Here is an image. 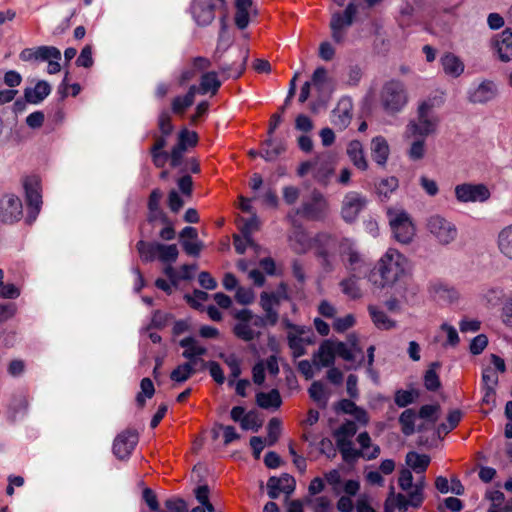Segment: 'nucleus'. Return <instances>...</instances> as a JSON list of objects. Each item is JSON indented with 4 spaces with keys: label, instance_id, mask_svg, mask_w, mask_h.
<instances>
[{
    "label": "nucleus",
    "instance_id": "1",
    "mask_svg": "<svg viewBox=\"0 0 512 512\" xmlns=\"http://www.w3.org/2000/svg\"><path fill=\"white\" fill-rule=\"evenodd\" d=\"M405 262V257L397 250L388 249L371 271L370 281L381 288L394 284L403 275Z\"/></svg>",
    "mask_w": 512,
    "mask_h": 512
},
{
    "label": "nucleus",
    "instance_id": "2",
    "mask_svg": "<svg viewBox=\"0 0 512 512\" xmlns=\"http://www.w3.org/2000/svg\"><path fill=\"white\" fill-rule=\"evenodd\" d=\"M439 118L434 112V102L431 99L421 102L417 109L416 118L409 121L405 129V137L427 138L436 133Z\"/></svg>",
    "mask_w": 512,
    "mask_h": 512
},
{
    "label": "nucleus",
    "instance_id": "3",
    "mask_svg": "<svg viewBox=\"0 0 512 512\" xmlns=\"http://www.w3.org/2000/svg\"><path fill=\"white\" fill-rule=\"evenodd\" d=\"M380 103L387 114L400 113L408 103V93L404 83L395 79L385 82L380 91Z\"/></svg>",
    "mask_w": 512,
    "mask_h": 512
},
{
    "label": "nucleus",
    "instance_id": "4",
    "mask_svg": "<svg viewBox=\"0 0 512 512\" xmlns=\"http://www.w3.org/2000/svg\"><path fill=\"white\" fill-rule=\"evenodd\" d=\"M426 228L430 236L440 245H449L458 236L456 225L439 214L427 219Z\"/></svg>",
    "mask_w": 512,
    "mask_h": 512
},
{
    "label": "nucleus",
    "instance_id": "5",
    "mask_svg": "<svg viewBox=\"0 0 512 512\" xmlns=\"http://www.w3.org/2000/svg\"><path fill=\"white\" fill-rule=\"evenodd\" d=\"M25 191V200L27 205L26 223L32 225L42 208V195L40 180L36 176H28L22 181Z\"/></svg>",
    "mask_w": 512,
    "mask_h": 512
},
{
    "label": "nucleus",
    "instance_id": "6",
    "mask_svg": "<svg viewBox=\"0 0 512 512\" xmlns=\"http://www.w3.org/2000/svg\"><path fill=\"white\" fill-rule=\"evenodd\" d=\"M338 253L341 262L350 272L361 273L367 266L365 255L351 239L344 238L339 242Z\"/></svg>",
    "mask_w": 512,
    "mask_h": 512
},
{
    "label": "nucleus",
    "instance_id": "7",
    "mask_svg": "<svg viewBox=\"0 0 512 512\" xmlns=\"http://www.w3.org/2000/svg\"><path fill=\"white\" fill-rule=\"evenodd\" d=\"M389 224L395 239L403 244L409 243L415 235V227L407 212L388 210Z\"/></svg>",
    "mask_w": 512,
    "mask_h": 512
},
{
    "label": "nucleus",
    "instance_id": "8",
    "mask_svg": "<svg viewBox=\"0 0 512 512\" xmlns=\"http://www.w3.org/2000/svg\"><path fill=\"white\" fill-rule=\"evenodd\" d=\"M288 286L286 283L281 282L274 292H262L260 294V306L264 312H267V319L270 326H275L279 320V314L276 307L280 305L281 301L289 300Z\"/></svg>",
    "mask_w": 512,
    "mask_h": 512
},
{
    "label": "nucleus",
    "instance_id": "9",
    "mask_svg": "<svg viewBox=\"0 0 512 512\" xmlns=\"http://www.w3.org/2000/svg\"><path fill=\"white\" fill-rule=\"evenodd\" d=\"M328 209V202L324 195L317 189L312 190L310 198L304 201L296 213L309 220L322 219Z\"/></svg>",
    "mask_w": 512,
    "mask_h": 512
},
{
    "label": "nucleus",
    "instance_id": "10",
    "mask_svg": "<svg viewBox=\"0 0 512 512\" xmlns=\"http://www.w3.org/2000/svg\"><path fill=\"white\" fill-rule=\"evenodd\" d=\"M368 199L365 195L350 191L345 194L341 205V216L347 223L354 222L359 214L366 208Z\"/></svg>",
    "mask_w": 512,
    "mask_h": 512
},
{
    "label": "nucleus",
    "instance_id": "11",
    "mask_svg": "<svg viewBox=\"0 0 512 512\" xmlns=\"http://www.w3.org/2000/svg\"><path fill=\"white\" fill-rule=\"evenodd\" d=\"M23 217L21 199L12 193L4 194L0 199V220L5 224H14Z\"/></svg>",
    "mask_w": 512,
    "mask_h": 512
},
{
    "label": "nucleus",
    "instance_id": "12",
    "mask_svg": "<svg viewBox=\"0 0 512 512\" xmlns=\"http://www.w3.org/2000/svg\"><path fill=\"white\" fill-rule=\"evenodd\" d=\"M490 191L484 184L463 183L455 187V196L459 202H485L490 198Z\"/></svg>",
    "mask_w": 512,
    "mask_h": 512
},
{
    "label": "nucleus",
    "instance_id": "13",
    "mask_svg": "<svg viewBox=\"0 0 512 512\" xmlns=\"http://www.w3.org/2000/svg\"><path fill=\"white\" fill-rule=\"evenodd\" d=\"M138 433L134 429H126L120 433L114 440L113 452L121 460L130 456L138 443Z\"/></svg>",
    "mask_w": 512,
    "mask_h": 512
},
{
    "label": "nucleus",
    "instance_id": "14",
    "mask_svg": "<svg viewBox=\"0 0 512 512\" xmlns=\"http://www.w3.org/2000/svg\"><path fill=\"white\" fill-rule=\"evenodd\" d=\"M179 345L184 348L182 356L187 359V363L196 367L204 368L206 361L201 356L207 353V349L198 344L197 340L191 336L185 337L180 340Z\"/></svg>",
    "mask_w": 512,
    "mask_h": 512
},
{
    "label": "nucleus",
    "instance_id": "15",
    "mask_svg": "<svg viewBox=\"0 0 512 512\" xmlns=\"http://www.w3.org/2000/svg\"><path fill=\"white\" fill-rule=\"evenodd\" d=\"M353 103L348 97L341 98L332 110L331 123L340 131L346 129L352 119Z\"/></svg>",
    "mask_w": 512,
    "mask_h": 512
},
{
    "label": "nucleus",
    "instance_id": "16",
    "mask_svg": "<svg viewBox=\"0 0 512 512\" xmlns=\"http://www.w3.org/2000/svg\"><path fill=\"white\" fill-rule=\"evenodd\" d=\"M492 46L502 62L512 61V29L506 28L492 39Z\"/></svg>",
    "mask_w": 512,
    "mask_h": 512
},
{
    "label": "nucleus",
    "instance_id": "17",
    "mask_svg": "<svg viewBox=\"0 0 512 512\" xmlns=\"http://www.w3.org/2000/svg\"><path fill=\"white\" fill-rule=\"evenodd\" d=\"M316 242L318 243V245L316 247L315 253L322 267L326 272L333 271L336 263V257L331 252V249L334 248L335 246L334 239L325 237L323 239H316Z\"/></svg>",
    "mask_w": 512,
    "mask_h": 512
},
{
    "label": "nucleus",
    "instance_id": "18",
    "mask_svg": "<svg viewBox=\"0 0 512 512\" xmlns=\"http://www.w3.org/2000/svg\"><path fill=\"white\" fill-rule=\"evenodd\" d=\"M335 347L331 340H324L313 354V365L317 368L331 367L335 362Z\"/></svg>",
    "mask_w": 512,
    "mask_h": 512
},
{
    "label": "nucleus",
    "instance_id": "19",
    "mask_svg": "<svg viewBox=\"0 0 512 512\" xmlns=\"http://www.w3.org/2000/svg\"><path fill=\"white\" fill-rule=\"evenodd\" d=\"M215 4L210 0H195L192 13L199 25H209L215 18Z\"/></svg>",
    "mask_w": 512,
    "mask_h": 512
},
{
    "label": "nucleus",
    "instance_id": "20",
    "mask_svg": "<svg viewBox=\"0 0 512 512\" xmlns=\"http://www.w3.org/2000/svg\"><path fill=\"white\" fill-rule=\"evenodd\" d=\"M285 481L284 493L290 494L295 490V480L289 474H282L280 477H270L267 481V494L271 499H277L282 492L281 482Z\"/></svg>",
    "mask_w": 512,
    "mask_h": 512
},
{
    "label": "nucleus",
    "instance_id": "21",
    "mask_svg": "<svg viewBox=\"0 0 512 512\" xmlns=\"http://www.w3.org/2000/svg\"><path fill=\"white\" fill-rule=\"evenodd\" d=\"M429 293L437 301L453 302L458 298L455 288L440 280L429 284Z\"/></svg>",
    "mask_w": 512,
    "mask_h": 512
},
{
    "label": "nucleus",
    "instance_id": "22",
    "mask_svg": "<svg viewBox=\"0 0 512 512\" xmlns=\"http://www.w3.org/2000/svg\"><path fill=\"white\" fill-rule=\"evenodd\" d=\"M371 157L380 167H385L390 155V147L383 136H376L371 140Z\"/></svg>",
    "mask_w": 512,
    "mask_h": 512
},
{
    "label": "nucleus",
    "instance_id": "23",
    "mask_svg": "<svg viewBox=\"0 0 512 512\" xmlns=\"http://www.w3.org/2000/svg\"><path fill=\"white\" fill-rule=\"evenodd\" d=\"M414 507L411 491L408 492V495L405 496L402 493H395L394 487H390L389 495L385 501V511L392 512L394 508H397L399 511H407L408 507Z\"/></svg>",
    "mask_w": 512,
    "mask_h": 512
},
{
    "label": "nucleus",
    "instance_id": "24",
    "mask_svg": "<svg viewBox=\"0 0 512 512\" xmlns=\"http://www.w3.org/2000/svg\"><path fill=\"white\" fill-rule=\"evenodd\" d=\"M334 438L337 449L346 463L353 464L360 458L361 451L353 447L351 438L342 436H334Z\"/></svg>",
    "mask_w": 512,
    "mask_h": 512
},
{
    "label": "nucleus",
    "instance_id": "25",
    "mask_svg": "<svg viewBox=\"0 0 512 512\" xmlns=\"http://www.w3.org/2000/svg\"><path fill=\"white\" fill-rule=\"evenodd\" d=\"M496 95L495 84L491 81H484L469 93V100L473 103H486Z\"/></svg>",
    "mask_w": 512,
    "mask_h": 512
},
{
    "label": "nucleus",
    "instance_id": "26",
    "mask_svg": "<svg viewBox=\"0 0 512 512\" xmlns=\"http://www.w3.org/2000/svg\"><path fill=\"white\" fill-rule=\"evenodd\" d=\"M347 155L353 165L361 170L365 171L368 169V161L364 154V149L360 141L353 140L347 145Z\"/></svg>",
    "mask_w": 512,
    "mask_h": 512
},
{
    "label": "nucleus",
    "instance_id": "27",
    "mask_svg": "<svg viewBox=\"0 0 512 512\" xmlns=\"http://www.w3.org/2000/svg\"><path fill=\"white\" fill-rule=\"evenodd\" d=\"M51 92V86L48 82L38 81L35 87L26 88L24 91L25 100L31 104L42 102Z\"/></svg>",
    "mask_w": 512,
    "mask_h": 512
},
{
    "label": "nucleus",
    "instance_id": "28",
    "mask_svg": "<svg viewBox=\"0 0 512 512\" xmlns=\"http://www.w3.org/2000/svg\"><path fill=\"white\" fill-rule=\"evenodd\" d=\"M163 193L160 189L152 190L148 199L149 221L160 219L163 223H169L167 216L160 208V201Z\"/></svg>",
    "mask_w": 512,
    "mask_h": 512
},
{
    "label": "nucleus",
    "instance_id": "29",
    "mask_svg": "<svg viewBox=\"0 0 512 512\" xmlns=\"http://www.w3.org/2000/svg\"><path fill=\"white\" fill-rule=\"evenodd\" d=\"M29 409V398L25 393L14 394L8 405V411L12 421H16L18 415H26Z\"/></svg>",
    "mask_w": 512,
    "mask_h": 512
},
{
    "label": "nucleus",
    "instance_id": "30",
    "mask_svg": "<svg viewBox=\"0 0 512 512\" xmlns=\"http://www.w3.org/2000/svg\"><path fill=\"white\" fill-rule=\"evenodd\" d=\"M357 13V8L353 3L347 5L343 14L335 13L332 16L330 22L331 30L340 29L342 30L344 27H348L353 23V18Z\"/></svg>",
    "mask_w": 512,
    "mask_h": 512
},
{
    "label": "nucleus",
    "instance_id": "31",
    "mask_svg": "<svg viewBox=\"0 0 512 512\" xmlns=\"http://www.w3.org/2000/svg\"><path fill=\"white\" fill-rule=\"evenodd\" d=\"M441 64L444 72L452 77H458L464 71L463 62L453 53L444 54L441 57Z\"/></svg>",
    "mask_w": 512,
    "mask_h": 512
},
{
    "label": "nucleus",
    "instance_id": "32",
    "mask_svg": "<svg viewBox=\"0 0 512 512\" xmlns=\"http://www.w3.org/2000/svg\"><path fill=\"white\" fill-rule=\"evenodd\" d=\"M369 315L374 325L381 330H390L396 327V322L388 317V315L374 305L368 306Z\"/></svg>",
    "mask_w": 512,
    "mask_h": 512
},
{
    "label": "nucleus",
    "instance_id": "33",
    "mask_svg": "<svg viewBox=\"0 0 512 512\" xmlns=\"http://www.w3.org/2000/svg\"><path fill=\"white\" fill-rule=\"evenodd\" d=\"M405 461L416 474H423L427 470L431 459L426 454L411 451L406 454Z\"/></svg>",
    "mask_w": 512,
    "mask_h": 512
},
{
    "label": "nucleus",
    "instance_id": "34",
    "mask_svg": "<svg viewBox=\"0 0 512 512\" xmlns=\"http://www.w3.org/2000/svg\"><path fill=\"white\" fill-rule=\"evenodd\" d=\"M341 292L349 299L356 300L362 297V290L359 286V278L352 274L340 281Z\"/></svg>",
    "mask_w": 512,
    "mask_h": 512
},
{
    "label": "nucleus",
    "instance_id": "35",
    "mask_svg": "<svg viewBox=\"0 0 512 512\" xmlns=\"http://www.w3.org/2000/svg\"><path fill=\"white\" fill-rule=\"evenodd\" d=\"M285 149V145L282 141L269 138L262 144L260 156L266 161H273L281 155Z\"/></svg>",
    "mask_w": 512,
    "mask_h": 512
},
{
    "label": "nucleus",
    "instance_id": "36",
    "mask_svg": "<svg viewBox=\"0 0 512 512\" xmlns=\"http://www.w3.org/2000/svg\"><path fill=\"white\" fill-rule=\"evenodd\" d=\"M499 251L512 261V224L500 230L497 237Z\"/></svg>",
    "mask_w": 512,
    "mask_h": 512
},
{
    "label": "nucleus",
    "instance_id": "37",
    "mask_svg": "<svg viewBox=\"0 0 512 512\" xmlns=\"http://www.w3.org/2000/svg\"><path fill=\"white\" fill-rule=\"evenodd\" d=\"M332 174L333 168L329 163L320 161V158L315 159L313 177L317 183L323 187L328 186L331 181Z\"/></svg>",
    "mask_w": 512,
    "mask_h": 512
},
{
    "label": "nucleus",
    "instance_id": "38",
    "mask_svg": "<svg viewBox=\"0 0 512 512\" xmlns=\"http://www.w3.org/2000/svg\"><path fill=\"white\" fill-rule=\"evenodd\" d=\"M221 87V81L218 79L217 73L214 71L204 73L201 76L199 93L204 95L208 92H211L212 95H215L219 88Z\"/></svg>",
    "mask_w": 512,
    "mask_h": 512
},
{
    "label": "nucleus",
    "instance_id": "39",
    "mask_svg": "<svg viewBox=\"0 0 512 512\" xmlns=\"http://www.w3.org/2000/svg\"><path fill=\"white\" fill-rule=\"evenodd\" d=\"M256 402L259 407L263 409L279 408L282 400L280 393L277 389H272L270 392H259L256 395Z\"/></svg>",
    "mask_w": 512,
    "mask_h": 512
},
{
    "label": "nucleus",
    "instance_id": "40",
    "mask_svg": "<svg viewBox=\"0 0 512 512\" xmlns=\"http://www.w3.org/2000/svg\"><path fill=\"white\" fill-rule=\"evenodd\" d=\"M235 336L243 341L250 342L260 336L259 331H255L247 320H238L233 328Z\"/></svg>",
    "mask_w": 512,
    "mask_h": 512
},
{
    "label": "nucleus",
    "instance_id": "41",
    "mask_svg": "<svg viewBox=\"0 0 512 512\" xmlns=\"http://www.w3.org/2000/svg\"><path fill=\"white\" fill-rule=\"evenodd\" d=\"M264 316L254 315L250 309H242L237 311L234 314V317L237 320H247L251 327L263 328L266 325H269V320L267 319V312H264Z\"/></svg>",
    "mask_w": 512,
    "mask_h": 512
},
{
    "label": "nucleus",
    "instance_id": "42",
    "mask_svg": "<svg viewBox=\"0 0 512 512\" xmlns=\"http://www.w3.org/2000/svg\"><path fill=\"white\" fill-rule=\"evenodd\" d=\"M159 244L158 242H145L140 240L136 244L137 251L140 254V257L145 262H151L158 258L159 252Z\"/></svg>",
    "mask_w": 512,
    "mask_h": 512
},
{
    "label": "nucleus",
    "instance_id": "43",
    "mask_svg": "<svg viewBox=\"0 0 512 512\" xmlns=\"http://www.w3.org/2000/svg\"><path fill=\"white\" fill-rule=\"evenodd\" d=\"M290 245L297 254H303L311 247L308 235L302 230H297L290 236Z\"/></svg>",
    "mask_w": 512,
    "mask_h": 512
},
{
    "label": "nucleus",
    "instance_id": "44",
    "mask_svg": "<svg viewBox=\"0 0 512 512\" xmlns=\"http://www.w3.org/2000/svg\"><path fill=\"white\" fill-rule=\"evenodd\" d=\"M197 371V367L187 362L178 365L170 374L172 381L182 383L188 380Z\"/></svg>",
    "mask_w": 512,
    "mask_h": 512
},
{
    "label": "nucleus",
    "instance_id": "45",
    "mask_svg": "<svg viewBox=\"0 0 512 512\" xmlns=\"http://www.w3.org/2000/svg\"><path fill=\"white\" fill-rule=\"evenodd\" d=\"M412 142L410 144V148L407 151L408 157L413 161H418L424 158L426 154V138L423 137H410Z\"/></svg>",
    "mask_w": 512,
    "mask_h": 512
},
{
    "label": "nucleus",
    "instance_id": "46",
    "mask_svg": "<svg viewBox=\"0 0 512 512\" xmlns=\"http://www.w3.org/2000/svg\"><path fill=\"white\" fill-rule=\"evenodd\" d=\"M246 60H247V53H245L243 56H242V60L240 63H233V64H224V65H221L220 66V71L221 73L226 77V78H234V79H237L239 78L243 72L245 71V67H246Z\"/></svg>",
    "mask_w": 512,
    "mask_h": 512
},
{
    "label": "nucleus",
    "instance_id": "47",
    "mask_svg": "<svg viewBox=\"0 0 512 512\" xmlns=\"http://www.w3.org/2000/svg\"><path fill=\"white\" fill-rule=\"evenodd\" d=\"M416 413L412 409H406L399 417V423L404 435L410 436L415 432Z\"/></svg>",
    "mask_w": 512,
    "mask_h": 512
},
{
    "label": "nucleus",
    "instance_id": "48",
    "mask_svg": "<svg viewBox=\"0 0 512 512\" xmlns=\"http://www.w3.org/2000/svg\"><path fill=\"white\" fill-rule=\"evenodd\" d=\"M419 397V392L417 390H403L399 389L395 392L394 402L398 407H407L408 405L415 402V400Z\"/></svg>",
    "mask_w": 512,
    "mask_h": 512
},
{
    "label": "nucleus",
    "instance_id": "49",
    "mask_svg": "<svg viewBox=\"0 0 512 512\" xmlns=\"http://www.w3.org/2000/svg\"><path fill=\"white\" fill-rule=\"evenodd\" d=\"M179 255V251L176 244L165 245L159 244L158 259L163 263H174Z\"/></svg>",
    "mask_w": 512,
    "mask_h": 512
},
{
    "label": "nucleus",
    "instance_id": "50",
    "mask_svg": "<svg viewBox=\"0 0 512 512\" xmlns=\"http://www.w3.org/2000/svg\"><path fill=\"white\" fill-rule=\"evenodd\" d=\"M288 346L292 350L294 358H299L306 354V344L301 340L294 331L287 334Z\"/></svg>",
    "mask_w": 512,
    "mask_h": 512
},
{
    "label": "nucleus",
    "instance_id": "51",
    "mask_svg": "<svg viewBox=\"0 0 512 512\" xmlns=\"http://www.w3.org/2000/svg\"><path fill=\"white\" fill-rule=\"evenodd\" d=\"M439 366L438 362H433L425 372L424 385L429 391H436L441 385L439 376L436 373V368Z\"/></svg>",
    "mask_w": 512,
    "mask_h": 512
},
{
    "label": "nucleus",
    "instance_id": "52",
    "mask_svg": "<svg viewBox=\"0 0 512 512\" xmlns=\"http://www.w3.org/2000/svg\"><path fill=\"white\" fill-rule=\"evenodd\" d=\"M141 391L136 396V402L140 407L146 403V398H152L155 393V388L150 378H143L140 383Z\"/></svg>",
    "mask_w": 512,
    "mask_h": 512
},
{
    "label": "nucleus",
    "instance_id": "53",
    "mask_svg": "<svg viewBox=\"0 0 512 512\" xmlns=\"http://www.w3.org/2000/svg\"><path fill=\"white\" fill-rule=\"evenodd\" d=\"M310 397L318 404L325 406L328 402V394L324 384L320 381H314L309 390Z\"/></svg>",
    "mask_w": 512,
    "mask_h": 512
},
{
    "label": "nucleus",
    "instance_id": "54",
    "mask_svg": "<svg viewBox=\"0 0 512 512\" xmlns=\"http://www.w3.org/2000/svg\"><path fill=\"white\" fill-rule=\"evenodd\" d=\"M399 186V181L396 177L391 176L382 179L376 186L377 193L379 196L388 198L392 192H394Z\"/></svg>",
    "mask_w": 512,
    "mask_h": 512
},
{
    "label": "nucleus",
    "instance_id": "55",
    "mask_svg": "<svg viewBox=\"0 0 512 512\" xmlns=\"http://www.w3.org/2000/svg\"><path fill=\"white\" fill-rule=\"evenodd\" d=\"M426 486L425 477L421 476L411 490L412 501L414 508H419L424 501V488Z\"/></svg>",
    "mask_w": 512,
    "mask_h": 512
},
{
    "label": "nucleus",
    "instance_id": "56",
    "mask_svg": "<svg viewBox=\"0 0 512 512\" xmlns=\"http://www.w3.org/2000/svg\"><path fill=\"white\" fill-rule=\"evenodd\" d=\"M36 59L48 61L51 59L60 60L61 52L58 48L53 46H41L36 49Z\"/></svg>",
    "mask_w": 512,
    "mask_h": 512
},
{
    "label": "nucleus",
    "instance_id": "57",
    "mask_svg": "<svg viewBox=\"0 0 512 512\" xmlns=\"http://www.w3.org/2000/svg\"><path fill=\"white\" fill-rule=\"evenodd\" d=\"M267 445L272 446L278 440L281 434V422L277 418L270 419L268 426Z\"/></svg>",
    "mask_w": 512,
    "mask_h": 512
},
{
    "label": "nucleus",
    "instance_id": "58",
    "mask_svg": "<svg viewBox=\"0 0 512 512\" xmlns=\"http://www.w3.org/2000/svg\"><path fill=\"white\" fill-rule=\"evenodd\" d=\"M335 353L345 361L352 362L356 359L357 353L354 352L345 342H334Z\"/></svg>",
    "mask_w": 512,
    "mask_h": 512
},
{
    "label": "nucleus",
    "instance_id": "59",
    "mask_svg": "<svg viewBox=\"0 0 512 512\" xmlns=\"http://www.w3.org/2000/svg\"><path fill=\"white\" fill-rule=\"evenodd\" d=\"M193 105V102L190 98L183 96H177L172 100L171 109L172 112L176 115H183L185 111Z\"/></svg>",
    "mask_w": 512,
    "mask_h": 512
},
{
    "label": "nucleus",
    "instance_id": "60",
    "mask_svg": "<svg viewBox=\"0 0 512 512\" xmlns=\"http://www.w3.org/2000/svg\"><path fill=\"white\" fill-rule=\"evenodd\" d=\"M158 128L164 136H169L173 132L171 115L167 110H162L158 116Z\"/></svg>",
    "mask_w": 512,
    "mask_h": 512
},
{
    "label": "nucleus",
    "instance_id": "61",
    "mask_svg": "<svg viewBox=\"0 0 512 512\" xmlns=\"http://www.w3.org/2000/svg\"><path fill=\"white\" fill-rule=\"evenodd\" d=\"M362 78V69L358 65L349 66L344 84L348 87H356Z\"/></svg>",
    "mask_w": 512,
    "mask_h": 512
},
{
    "label": "nucleus",
    "instance_id": "62",
    "mask_svg": "<svg viewBox=\"0 0 512 512\" xmlns=\"http://www.w3.org/2000/svg\"><path fill=\"white\" fill-rule=\"evenodd\" d=\"M240 231L243 236L248 239V237L251 238L252 233L258 229V219L256 216L251 217L250 219H240L239 224Z\"/></svg>",
    "mask_w": 512,
    "mask_h": 512
},
{
    "label": "nucleus",
    "instance_id": "63",
    "mask_svg": "<svg viewBox=\"0 0 512 512\" xmlns=\"http://www.w3.org/2000/svg\"><path fill=\"white\" fill-rule=\"evenodd\" d=\"M440 410V406L438 404L432 405H423L419 410V417L435 423L438 419V412Z\"/></svg>",
    "mask_w": 512,
    "mask_h": 512
},
{
    "label": "nucleus",
    "instance_id": "64",
    "mask_svg": "<svg viewBox=\"0 0 512 512\" xmlns=\"http://www.w3.org/2000/svg\"><path fill=\"white\" fill-rule=\"evenodd\" d=\"M178 142L182 144L186 149L188 147H193L198 142V135L194 131H190L188 129H182L178 135Z\"/></svg>",
    "mask_w": 512,
    "mask_h": 512
}]
</instances>
